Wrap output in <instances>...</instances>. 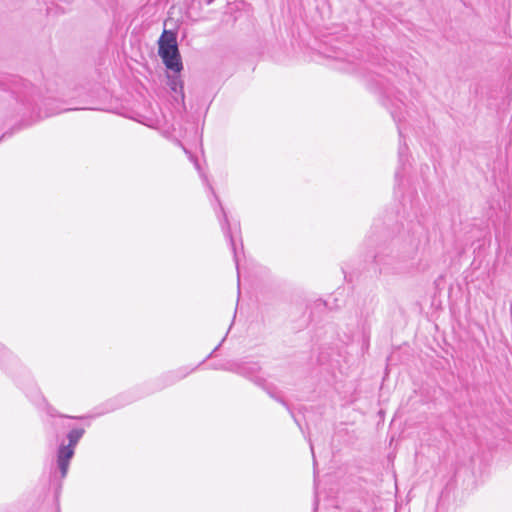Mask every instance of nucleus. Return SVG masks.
Returning a JSON list of instances; mask_svg holds the SVG:
<instances>
[{"mask_svg":"<svg viewBox=\"0 0 512 512\" xmlns=\"http://www.w3.org/2000/svg\"><path fill=\"white\" fill-rule=\"evenodd\" d=\"M0 89L9 90L18 102L34 111L41 100L39 91L28 81L18 76L0 77Z\"/></svg>","mask_w":512,"mask_h":512,"instance_id":"f257e3e1","label":"nucleus"},{"mask_svg":"<svg viewBox=\"0 0 512 512\" xmlns=\"http://www.w3.org/2000/svg\"><path fill=\"white\" fill-rule=\"evenodd\" d=\"M158 54L166 68L174 73H180L183 64L177 44V37L173 31L164 30L158 40Z\"/></svg>","mask_w":512,"mask_h":512,"instance_id":"f03ea898","label":"nucleus"},{"mask_svg":"<svg viewBox=\"0 0 512 512\" xmlns=\"http://www.w3.org/2000/svg\"><path fill=\"white\" fill-rule=\"evenodd\" d=\"M380 91L383 95V105L390 110V114L394 121L399 125L404 120L403 97L404 94L396 90L392 86L379 82Z\"/></svg>","mask_w":512,"mask_h":512,"instance_id":"7ed1b4c3","label":"nucleus"},{"mask_svg":"<svg viewBox=\"0 0 512 512\" xmlns=\"http://www.w3.org/2000/svg\"><path fill=\"white\" fill-rule=\"evenodd\" d=\"M179 73H175V75H167V85L170 88L171 91L174 93H179L181 95V98L184 99V85L183 81L181 80Z\"/></svg>","mask_w":512,"mask_h":512,"instance_id":"20e7f679","label":"nucleus"},{"mask_svg":"<svg viewBox=\"0 0 512 512\" xmlns=\"http://www.w3.org/2000/svg\"><path fill=\"white\" fill-rule=\"evenodd\" d=\"M220 209H221V212H222V215H223L222 228L225 231L226 236L230 240V244H231L232 250L234 252V258H235L236 266L238 267V259H237V254H236V247H235V242H234V239H233V236H232V233H231L229 220H228L227 214H226V212H225V210H224V208L222 207L221 204H220Z\"/></svg>","mask_w":512,"mask_h":512,"instance_id":"39448f33","label":"nucleus"},{"mask_svg":"<svg viewBox=\"0 0 512 512\" xmlns=\"http://www.w3.org/2000/svg\"><path fill=\"white\" fill-rule=\"evenodd\" d=\"M85 430L83 428H74L67 434L68 444L66 446L75 448L77 443L80 441L82 436L84 435Z\"/></svg>","mask_w":512,"mask_h":512,"instance_id":"423d86ee","label":"nucleus"},{"mask_svg":"<svg viewBox=\"0 0 512 512\" xmlns=\"http://www.w3.org/2000/svg\"><path fill=\"white\" fill-rule=\"evenodd\" d=\"M74 456V449L68 447L64 444H61L57 450V460L70 462L72 457Z\"/></svg>","mask_w":512,"mask_h":512,"instance_id":"0eeeda50","label":"nucleus"},{"mask_svg":"<svg viewBox=\"0 0 512 512\" xmlns=\"http://www.w3.org/2000/svg\"><path fill=\"white\" fill-rule=\"evenodd\" d=\"M46 412L49 416L51 417H60V418H72L71 416H68V415H64V414H61L59 413L54 407L52 406H47L46 408Z\"/></svg>","mask_w":512,"mask_h":512,"instance_id":"6e6552de","label":"nucleus"},{"mask_svg":"<svg viewBox=\"0 0 512 512\" xmlns=\"http://www.w3.org/2000/svg\"><path fill=\"white\" fill-rule=\"evenodd\" d=\"M70 462H64L57 460V465L61 473V477L65 478L68 472Z\"/></svg>","mask_w":512,"mask_h":512,"instance_id":"1a4fd4ad","label":"nucleus"},{"mask_svg":"<svg viewBox=\"0 0 512 512\" xmlns=\"http://www.w3.org/2000/svg\"><path fill=\"white\" fill-rule=\"evenodd\" d=\"M407 150H408V147L406 144L400 145V147H399L400 160L402 159L403 155L406 153Z\"/></svg>","mask_w":512,"mask_h":512,"instance_id":"9d476101","label":"nucleus"},{"mask_svg":"<svg viewBox=\"0 0 512 512\" xmlns=\"http://www.w3.org/2000/svg\"><path fill=\"white\" fill-rule=\"evenodd\" d=\"M206 5H210L214 2V0H202Z\"/></svg>","mask_w":512,"mask_h":512,"instance_id":"9b49d317","label":"nucleus"},{"mask_svg":"<svg viewBox=\"0 0 512 512\" xmlns=\"http://www.w3.org/2000/svg\"><path fill=\"white\" fill-rule=\"evenodd\" d=\"M398 132H399L400 138H402L403 133H402V128L400 126H398Z\"/></svg>","mask_w":512,"mask_h":512,"instance_id":"f8f14e48","label":"nucleus"},{"mask_svg":"<svg viewBox=\"0 0 512 512\" xmlns=\"http://www.w3.org/2000/svg\"><path fill=\"white\" fill-rule=\"evenodd\" d=\"M7 135H11L10 132H5L2 134V136L0 137V140L3 139L4 137H6Z\"/></svg>","mask_w":512,"mask_h":512,"instance_id":"ddd939ff","label":"nucleus"},{"mask_svg":"<svg viewBox=\"0 0 512 512\" xmlns=\"http://www.w3.org/2000/svg\"><path fill=\"white\" fill-rule=\"evenodd\" d=\"M239 373H240V374H242V375H244V374H245V369H244V368H241V369L239 370Z\"/></svg>","mask_w":512,"mask_h":512,"instance_id":"4468645a","label":"nucleus"},{"mask_svg":"<svg viewBox=\"0 0 512 512\" xmlns=\"http://www.w3.org/2000/svg\"><path fill=\"white\" fill-rule=\"evenodd\" d=\"M277 400L280 401L283 405H286L284 400H282V399H277Z\"/></svg>","mask_w":512,"mask_h":512,"instance_id":"2eb2a0df","label":"nucleus"}]
</instances>
